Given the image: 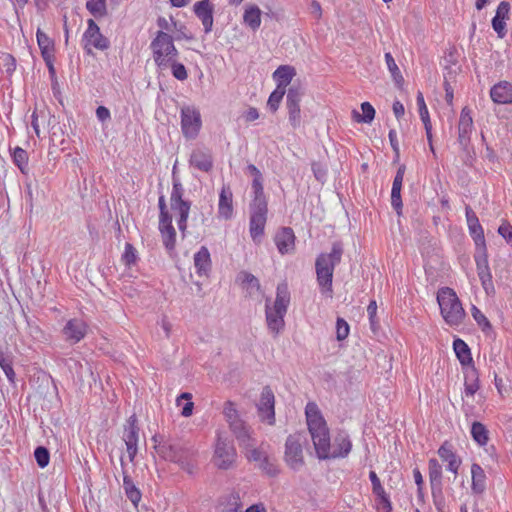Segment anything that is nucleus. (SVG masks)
<instances>
[{
    "mask_svg": "<svg viewBox=\"0 0 512 512\" xmlns=\"http://www.w3.org/2000/svg\"><path fill=\"white\" fill-rule=\"evenodd\" d=\"M305 413L317 457L321 460L347 457L352 449L349 434L339 430L331 441L329 428L317 405L308 403Z\"/></svg>",
    "mask_w": 512,
    "mask_h": 512,
    "instance_id": "1",
    "label": "nucleus"
},
{
    "mask_svg": "<svg viewBox=\"0 0 512 512\" xmlns=\"http://www.w3.org/2000/svg\"><path fill=\"white\" fill-rule=\"evenodd\" d=\"M248 172L253 176V199L249 205L250 222L249 231L253 241H259L264 234L267 221L268 203L263 189V176L260 170L253 164L247 166Z\"/></svg>",
    "mask_w": 512,
    "mask_h": 512,
    "instance_id": "2",
    "label": "nucleus"
},
{
    "mask_svg": "<svg viewBox=\"0 0 512 512\" xmlns=\"http://www.w3.org/2000/svg\"><path fill=\"white\" fill-rule=\"evenodd\" d=\"M343 248L341 243L335 242L330 253H321L315 261L317 282L323 294L332 296L333 273L336 265L341 262Z\"/></svg>",
    "mask_w": 512,
    "mask_h": 512,
    "instance_id": "3",
    "label": "nucleus"
},
{
    "mask_svg": "<svg viewBox=\"0 0 512 512\" xmlns=\"http://www.w3.org/2000/svg\"><path fill=\"white\" fill-rule=\"evenodd\" d=\"M290 304V292L285 282L279 283L276 289V298L273 306L266 300L265 315L269 331L277 336L284 329V316Z\"/></svg>",
    "mask_w": 512,
    "mask_h": 512,
    "instance_id": "4",
    "label": "nucleus"
},
{
    "mask_svg": "<svg viewBox=\"0 0 512 512\" xmlns=\"http://www.w3.org/2000/svg\"><path fill=\"white\" fill-rule=\"evenodd\" d=\"M152 440L155 442L157 454L164 460L177 463L184 471L189 474L194 472L195 464L193 462L194 450L191 447L180 443L158 440L154 435Z\"/></svg>",
    "mask_w": 512,
    "mask_h": 512,
    "instance_id": "5",
    "label": "nucleus"
},
{
    "mask_svg": "<svg viewBox=\"0 0 512 512\" xmlns=\"http://www.w3.org/2000/svg\"><path fill=\"white\" fill-rule=\"evenodd\" d=\"M153 60L160 71L169 68L173 60L178 58L179 52L174 45L173 37L164 32L158 31L150 43Z\"/></svg>",
    "mask_w": 512,
    "mask_h": 512,
    "instance_id": "6",
    "label": "nucleus"
},
{
    "mask_svg": "<svg viewBox=\"0 0 512 512\" xmlns=\"http://www.w3.org/2000/svg\"><path fill=\"white\" fill-rule=\"evenodd\" d=\"M440 312L449 326L460 325L466 313L455 291L449 287L441 288L437 293Z\"/></svg>",
    "mask_w": 512,
    "mask_h": 512,
    "instance_id": "7",
    "label": "nucleus"
},
{
    "mask_svg": "<svg viewBox=\"0 0 512 512\" xmlns=\"http://www.w3.org/2000/svg\"><path fill=\"white\" fill-rule=\"evenodd\" d=\"M184 192L185 190L179 179L173 177V187L170 196V205L171 209L178 215V228L183 234L187 229V220L191 209V202L183 199Z\"/></svg>",
    "mask_w": 512,
    "mask_h": 512,
    "instance_id": "8",
    "label": "nucleus"
},
{
    "mask_svg": "<svg viewBox=\"0 0 512 512\" xmlns=\"http://www.w3.org/2000/svg\"><path fill=\"white\" fill-rule=\"evenodd\" d=\"M307 439L302 433L291 434L285 442L284 459L287 465L297 471L304 465L303 445Z\"/></svg>",
    "mask_w": 512,
    "mask_h": 512,
    "instance_id": "9",
    "label": "nucleus"
},
{
    "mask_svg": "<svg viewBox=\"0 0 512 512\" xmlns=\"http://www.w3.org/2000/svg\"><path fill=\"white\" fill-rule=\"evenodd\" d=\"M236 449L228 438L218 435L213 456L214 465L222 470L233 467L236 461Z\"/></svg>",
    "mask_w": 512,
    "mask_h": 512,
    "instance_id": "10",
    "label": "nucleus"
},
{
    "mask_svg": "<svg viewBox=\"0 0 512 512\" xmlns=\"http://www.w3.org/2000/svg\"><path fill=\"white\" fill-rule=\"evenodd\" d=\"M474 259L477 267V274L482 287L487 294L494 292L492 274L488 264V254L486 245L476 247Z\"/></svg>",
    "mask_w": 512,
    "mask_h": 512,
    "instance_id": "11",
    "label": "nucleus"
},
{
    "mask_svg": "<svg viewBox=\"0 0 512 512\" xmlns=\"http://www.w3.org/2000/svg\"><path fill=\"white\" fill-rule=\"evenodd\" d=\"M304 95V89L300 83H293L288 91L286 97V104L289 114V122L296 128L301 122L300 102Z\"/></svg>",
    "mask_w": 512,
    "mask_h": 512,
    "instance_id": "12",
    "label": "nucleus"
},
{
    "mask_svg": "<svg viewBox=\"0 0 512 512\" xmlns=\"http://www.w3.org/2000/svg\"><path fill=\"white\" fill-rule=\"evenodd\" d=\"M258 415L262 422L275 424V396L269 386L262 389L260 400L257 403Z\"/></svg>",
    "mask_w": 512,
    "mask_h": 512,
    "instance_id": "13",
    "label": "nucleus"
},
{
    "mask_svg": "<svg viewBox=\"0 0 512 512\" xmlns=\"http://www.w3.org/2000/svg\"><path fill=\"white\" fill-rule=\"evenodd\" d=\"M181 128L185 137L195 138L201 128L199 111L193 107H183L181 109Z\"/></svg>",
    "mask_w": 512,
    "mask_h": 512,
    "instance_id": "14",
    "label": "nucleus"
},
{
    "mask_svg": "<svg viewBox=\"0 0 512 512\" xmlns=\"http://www.w3.org/2000/svg\"><path fill=\"white\" fill-rule=\"evenodd\" d=\"M83 40L86 42L85 48L88 45H92L96 49L106 50L110 46L109 40L102 35L99 26L93 19H88L87 29L84 32Z\"/></svg>",
    "mask_w": 512,
    "mask_h": 512,
    "instance_id": "15",
    "label": "nucleus"
},
{
    "mask_svg": "<svg viewBox=\"0 0 512 512\" xmlns=\"http://www.w3.org/2000/svg\"><path fill=\"white\" fill-rule=\"evenodd\" d=\"M63 337L71 344L80 342L87 334L86 323L78 318L70 319L62 329Z\"/></svg>",
    "mask_w": 512,
    "mask_h": 512,
    "instance_id": "16",
    "label": "nucleus"
},
{
    "mask_svg": "<svg viewBox=\"0 0 512 512\" xmlns=\"http://www.w3.org/2000/svg\"><path fill=\"white\" fill-rule=\"evenodd\" d=\"M229 428L237 439L240 447L248 449L256 445V440L252 436L251 428L243 420L231 423Z\"/></svg>",
    "mask_w": 512,
    "mask_h": 512,
    "instance_id": "17",
    "label": "nucleus"
},
{
    "mask_svg": "<svg viewBox=\"0 0 512 512\" xmlns=\"http://www.w3.org/2000/svg\"><path fill=\"white\" fill-rule=\"evenodd\" d=\"M473 129V119L471 110L466 106L461 110L458 122V137L457 142L459 146H466L470 142V135Z\"/></svg>",
    "mask_w": 512,
    "mask_h": 512,
    "instance_id": "18",
    "label": "nucleus"
},
{
    "mask_svg": "<svg viewBox=\"0 0 512 512\" xmlns=\"http://www.w3.org/2000/svg\"><path fill=\"white\" fill-rule=\"evenodd\" d=\"M275 244L280 254H289L295 250V234L292 228L282 227L274 237Z\"/></svg>",
    "mask_w": 512,
    "mask_h": 512,
    "instance_id": "19",
    "label": "nucleus"
},
{
    "mask_svg": "<svg viewBox=\"0 0 512 512\" xmlns=\"http://www.w3.org/2000/svg\"><path fill=\"white\" fill-rule=\"evenodd\" d=\"M195 15L201 20L206 34L212 31L214 7L210 0H201L194 4Z\"/></svg>",
    "mask_w": 512,
    "mask_h": 512,
    "instance_id": "20",
    "label": "nucleus"
},
{
    "mask_svg": "<svg viewBox=\"0 0 512 512\" xmlns=\"http://www.w3.org/2000/svg\"><path fill=\"white\" fill-rule=\"evenodd\" d=\"M189 163L200 171L209 172L213 168V157L208 149L197 148L192 151Z\"/></svg>",
    "mask_w": 512,
    "mask_h": 512,
    "instance_id": "21",
    "label": "nucleus"
},
{
    "mask_svg": "<svg viewBox=\"0 0 512 512\" xmlns=\"http://www.w3.org/2000/svg\"><path fill=\"white\" fill-rule=\"evenodd\" d=\"M465 212L468 228L476 247L486 245L484 231L475 212L469 206L466 207Z\"/></svg>",
    "mask_w": 512,
    "mask_h": 512,
    "instance_id": "22",
    "label": "nucleus"
},
{
    "mask_svg": "<svg viewBox=\"0 0 512 512\" xmlns=\"http://www.w3.org/2000/svg\"><path fill=\"white\" fill-rule=\"evenodd\" d=\"M490 96L498 104L512 103V84L506 81L495 84L490 90Z\"/></svg>",
    "mask_w": 512,
    "mask_h": 512,
    "instance_id": "23",
    "label": "nucleus"
},
{
    "mask_svg": "<svg viewBox=\"0 0 512 512\" xmlns=\"http://www.w3.org/2000/svg\"><path fill=\"white\" fill-rule=\"evenodd\" d=\"M233 194L229 186L223 185L219 195L218 212L225 219L231 218L233 214Z\"/></svg>",
    "mask_w": 512,
    "mask_h": 512,
    "instance_id": "24",
    "label": "nucleus"
},
{
    "mask_svg": "<svg viewBox=\"0 0 512 512\" xmlns=\"http://www.w3.org/2000/svg\"><path fill=\"white\" fill-rule=\"evenodd\" d=\"M159 231L164 247L168 251L174 250L176 244V230L172 225V219L159 221Z\"/></svg>",
    "mask_w": 512,
    "mask_h": 512,
    "instance_id": "25",
    "label": "nucleus"
},
{
    "mask_svg": "<svg viewBox=\"0 0 512 512\" xmlns=\"http://www.w3.org/2000/svg\"><path fill=\"white\" fill-rule=\"evenodd\" d=\"M120 461L122 469H124L123 457H121ZM123 488L125 490L127 498L133 503L135 507H137L138 503L141 500L142 494L140 490L135 486L132 478L126 473L125 470H123Z\"/></svg>",
    "mask_w": 512,
    "mask_h": 512,
    "instance_id": "26",
    "label": "nucleus"
},
{
    "mask_svg": "<svg viewBox=\"0 0 512 512\" xmlns=\"http://www.w3.org/2000/svg\"><path fill=\"white\" fill-rule=\"evenodd\" d=\"M194 266L199 276L207 275L211 269V258L207 247L202 246L194 255Z\"/></svg>",
    "mask_w": 512,
    "mask_h": 512,
    "instance_id": "27",
    "label": "nucleus"
},
{
    "mask_svg": "<svg viewBox=\"0 0 512 512\" xmlns=\"http://www.w3.org/2000/svg\"><path fill=\"white\" fill-rule=\"evenodd\" d=\"M296 75V70L290 65H281L273 73V79L277 82V87H286L291 83L293 77Z\"/></svg>",
    "mask_w": 512,
    "mask_h": 512,
    "instance_id": "28",
    "label": "nucleus"
},
{
    "mask_svg": "<svg viewBox=\"0 0 512 512\" xmlns=\"http://www.w3.org/2000/svg\"><path fill=\"white\" fill-rule=\"evenodd\" d=\"M453 349L462 366H474L471 350L465 341L460 338L455 339Z\"/></svg>",
    "mask_w": 512,
    "mask_h": 512,
    "instance_id": "29",
    "label": "nucleus"
},
{
    "mask_svg": "<svg viewBox=\"0 0 512 512\" xmlns=\"http://www.w3.org/2000/svg\"><path fill=\"white\" fill-rule=\"evenodd\" d=\"M139 438V427L137 426V418L132 415L127 420V425L124 428L123 440L126 447L137 446Z\"/></svg>",
    "mask_w": 512,
    "mask_h": 512,
    "instance_id": "30",
    "label": "nucleus"
},
{
    "mask_svg": "<svg viewBox=\"0 0 512 512\" xmlns=\"http://www.w3.org/2000/svg\"><path fill=\"white\" fill-rule=\"evenodd\" d=\"M472 474V491L476 494H482L486 489V475L482 467L473 463L471 466Z\"/></svg>",
    "mask_w": 512,
    "mask_h": 512,
    "instance_id": "31",
    "label": "nucleus"
},
{
    "mask_svg": "<svg viewBox=\"0 0 512 512\" xmlns=\"http://www.w3.org/2000/svg\"><path fill=\"white\" fill-rule=\"evenodd\" d=\"M243 20L252 30H257L261 24V10L259 7L256 5L248 7L244 12Z\"/></svg>",
    "mask_w": 512,
    "mask_h": 512,
    "instance_id": "32",
    "label": "nucleus"
},
{
    "mask_svg": "<svg viewBox=\"0 0 512 512\" xmlns=\"http://www.w3.org/2000/svg\"><path fill=\"white\" fill-rule=\"evenodd\" d=\"M237 281L249 291V294H253L254 291H260L261 285L259 280L250 272L241 271L237 276Z\"/></svg>",
    "mask_w": 512,
    "mask_h": 512,
    "instance_id": "33",
    "label": "nucleus"
},
{
    "mask_svg": "<svg viewBox=\"0 0 512 512\" xmlns=\"http://www.w3.org/2000/svg\"><path fill=\"white\" fill-rule=\"evenodd\" d=\"M464 387V393L466 396H473L480 387L478 372L474 366H472L465 375Z\"/></svg>",
    "mask_w": 512,
    "mask_h": 512,
    "instance_id": "34",
    "label": "nucleus"
},
{
    "mask_svg": "<svg viewBox=\"0 0 512 512\" xmlns=\"http://www.w3.org/2000/svg\"><path fill=\"white\" fill-rule=\"evenodd\" d=\"M472 317L485 333L486 336H492L494 334L493 327L487 317L478 309L475 305L471 308Z\"/></svg>",
    "mask_w": 512,
    "mask_h": 512,
    "instance_id": "35",
    "label": "nucleus"
},
{
    "mask_svg": "<svg viewBox=\"0 0 512 512\" xmlns=\"http://www.w3.org/2000/svg\"><path fill=\"white\" fill-rule=\"evenodd\" d=\"M429 480L431 487L442 485V467L438 460L432 458L428 462Z\"/></svg>",
    "mask_w": 512,
    "mask_h": 512,
    "instance_id": "36",
    "label": "nucleus"
},
{
    "mask_svg": "<svg viewBox=\"0 0 512 512\" xmlns=\"http://www.w3.org/2000/svg\"><path fill=\"white\" fill-rule=\"evenodd\" d=\"M362 114L353 111V117L357 122L371 123L375 117V109L369 102H363L361 104Z\"/></svg>",
    "mask_w": 512,
    "mask_h": 512,
    "instance_id": "37",
    "label": "nucleus"
},
{
    "mask_svg": "<svg viewBox=\"0 0 512 512\" xmlns=\"http://www.w3.org/2000/svg\"><path fill=\"white\" fill-rule=\"evenodd\" d=\"M471 435L475 442L479 445H486L488 442V430L480 422H473L471 427Z\"/></svg>",
    "mask_w": 512,
    "mask_h": 512,
    "instance_id": "38",
    "label": "nucleus"
},
{
    "mask_svg": "<svg viewBox=\"0 0 512 512\" xmlns=\"http://www.w3.org/2000/svg\"><path fill=\"white\" fill-rule=\"evenodd\" d=\"M12 158L14 164L20 169L22 173H26L28 169V154L27 152L20 148L16 147L13 150Z\"/></svg>",
    "mask_w": 512,
    "mask_h": 512,
    "instance_id": "39",
    "label": "nucleus"
},
{
    "mask_svg": "<svg viewBox=\"0 0 512 512\" xmlns=\"http://www.w3.org/2000/svg\"><path fill=\"white\" fill-rule=\"evenodd\" d=\"M0 367L2 368L3 372L5 373L7 379L9 382L14 383L15 381V372L12 367V361L9 358V356H6L3 351L0 349Z\"/></svg>",
    "mask_w": 512,
    "mask_h": 512,
    "instance_id": "40",
    "label": "nucleus"
},
{
    "mask_svg": "<svg viewBox=\"0 0 512 512\" xmlns=\"http://www.w3.org/2000/svg\"><path fill=\"white\" fill-rule=\"evenodd\" d=\"M86 8L94 17H102L106 15L105 0H88Z\"/></svg>",
    "mask_w": 512,
    "mask_h": 512,
    "instance_id": "41",
    "label": "nucleus"
},
{
    "mask_svg": "<svg viewBox=\"0 0 512 512\" xmlns=\"http://www.w3.org/2000/svg\"><path fill=\"white\" fill-rule=\"evenodd\" d=\"M286 93V90L282 87H276V89L270 94L267 106L272 112H275L278 110L280 102L282 101L284 95Z\"/></svg>",
    "mask_w": 512,
    "mask_h": 512,
    "instance_id": "42",
    "label": "nucleus"
},
{
    "mask_svg": "<svg viewBox=\"0 0 512 512\" xmlns=\"http://www.w3.org/2000/svg\"><path fill=\"white\" fill-rule=\"evenodd\" d=\"M34 457L39 467L45 468L50 461L49 450L44 446H38L34 450Z\"/></svg>",
    "mask_w": 512,
    "mask_h": 512,
    "instance_id": "43",
    "label": "nucleus"
},
{
    "mask_svg": "<svg viewBox=\"0 0 512 512\" xmlns=\"http://www.w3.org/2000/svg\"><path fill=\"white\" fill-rule=\"evenodd\" d=\"M223 413L226 418V421L229 424V427L231 426V423L242 420L240 419L238 411L236 410L235 405L232 401L225 402Z\"/></svg>",
    "mask_w": 512,
    "mask_h": 512,
    "instance_id": "44",
    "label": "nucleus"
},
{
    "mask_svg": "<svg viewBox=\"0 0 512 512\" xmlns=\"http://www.w3.org/2000/svg\"><path fill=\"white\" fill-rule=\"evenodd\" d=\"M385 61L395 82L401 83L403 81V77L391 53L385 54Z\"/></svg>",
    "mask_w": 512,
    "mask_h": 512,
    "instance_id": "45",
    "label": "nucleus"
},
{
    "mask_svg": "<svg viewBox=\"0 0 512 512\" xmlns=\"http://www.w3.org/2000/svg\"><path fill=\"white\" fill-rule=\"evenodd\" d=\"M438 455L444 462H450L453 459L458 458L453 451V447L450 443L444 442L438 449Z\"/></svg>",
    "mask_w": 512,
    "mask_h": 512,
    "instance_id": "46",
    "label": "nucleus"
},
{
    "mask_svg": "<svg viewBox=\"0 0 512 512\" xmlns=\"http://www.w3.org/2000/svg\"><path fill=\"white\" fill-rule=\"evenodd\" d=\"M434 505L437 510L442 512L445 507V498L443 495L442 485L431 487Z\"/></svg>",
    "mask_w": 512,
    "mask_h": 512,
    "instance_id": "47",
    "label": "nucleus"
},
{
    "mask_svg": "<svg viewBox=\"0 0 512 512\" xmlns=\"http://www.w3.org/2000/svg\"><path fill=\"white\" fill-rule=\"evenodd\" d=\"M169 68H171V72L177 80L184 81L187 79V70L182 63L177 62V59L172 61Z\"/></svg>",
    "mask_w": 512,
    "mask_h": 512,
    "instance_id": "48",
    "label": "nucleus"
},
{
    "mask_svg": "<svg viewBox=\"0 0 512 512\" xmlns=\"http://www.w3.org/2000/svg\"><path fill=\"white\" fill-rule=\"evenodd\" d=\"M462 150V161L466 166H472L475 160V150L471 145V141L466 146H460Z\"/></svg>",
    "mask_w": 512,
    "mask_h": 512,
    "instance_id": "49",
    "label": "nucleus"
},
{
    "mask_svg": "<svg viewBox=\"0 0 512 512\" xmlns=\"http://www.w3.org/2000/svg\"><path fill=\"white\" fill-rule=\"evenodd\" d=\"M122 260L128 266L136 263L137 251L132 244H130V243L125 244V251L122 255Z\"/></svg>",
    "mask_w": 512,
    "mask_h": 512,
    "instance_id": "50",
    "label": "nucleus"
},
{
    "mask_svg": "<svg viewBox=\"0 0 512 512\" xmlns=\"http://www.w3.org/2000/svg\"><path fill=\"white\" fill-rule=\"evenodd\" d=\"M416 101H417V106H418V110H419V115H420V118H421L423 124L431 122L430 117H429V112H428L427 106L425 104L423 94L421 92H418Z\"/></svg>",
    "mask_w": 512,
    "mask_h": 512,
    "instance_id": "51",
    "label": "nucleus"
},
{
    "mask_svg": "<svg viewBox=\"0 0 512 512\" xmlns=\"http://www.w3.org/2000/svg\"><path fill=\"white\" fill-rule=\"evenodd\" d=\"M391 205L396 211V213L400 216L402 214V198H401V189L392 188L391 190Z\"/></svg>",
    "mask_w": 512,
    "mask_h": 512,
    "instance_id": "52",
    "label": "nucleus"
},
{
    "mask_svg": "<svg viewBox=\"0 0 512 512\" xmlns=\"http://www.w3.org/2000/svg\"><path fill=\"white\" fill-rule=\"evenodd\" d=\"M349 325L343 318H337L336 321V337L337 340L342 341L348 337Z\"/></svg>",
    "mask_w": 512,
    "mask_h": 512,
    "instance_id": "53",
    "label": "nucleus"
},
{
    "mask_svg": "<svg viewBox=\"0 0 512 512\" xmlns=\"http://www.w3.org/2000/svg\"><path fill=\"white\" fill-rule=\"evenodd\" d=\"M492 27H493V30L497 33L499 38L505 37V35L507 33L505 20L494 16L492 19Z\"/></svg>",
    "mask_w": 512,
    "mask_h": 512,
    "instance_id": "54",
    "label": "nucleus"
},
{
    "mask_svg": "<svg viewBox=\"0 0 512 512\" xmlns=\"http://www.w3.org/2000/svg\"><path fill=\"white\" fill-rule=\"evenodd\" d=\"M260 468L265 471L269 476H276L278 474L277 466L266 456L259 464Z\"/></svg>",
    "mask_w": 512,
    "mask_h": 512,
    "instance_id": "55",
    "label": "nucleus"
},
{
    "mask_svg": "<svg viewBox=\"0 0 512 512\" xmlns=\"http://www.w3.org/2000/svg\"><path fill=\"white\" fill-rule=\"evenodd\" d=\"M36 37L40 50L54 46V43L50 37L40 29L37 30Z\"/></svg>",
    "mask_w": 512,
    "mask_h": 512,
    "instance_id": "56",
    "label": "nucleus"
},
{
    "mask_svg": "<svg viewBox=\"0 0 512 512\" xmlns=\"http://www.w3.org/2000/svg\"><path fill=\"white\" fill-rule=\"evenodd\" d=\"M376 497L378 508L383 510L384 512H391L392 505L389 496L386 494V492H383L380 495H376Z\"/></svg>",
    "mask_w": 512,
    "mask_h": 512,
    "instance_id": "57",
    "label": "nucleus"
},
{
    "mask_svg": "<svg viewBox=\"0 0 512 512\" xmlns=\"http://www.w3.org/2000/svg\"><path fill=\"white\" fill-rule=\"evenodd\" d=\"M311 168L318 181L324 182L326 180L327 170L321 163L313 162Z\"/></svg>",
    "mask_w": 512,
    "mask_h": 512,
    "instance_id": "58",
    "label": "nucleus"
},
{
    "mask_svg": "<svg viewBox=\"0 0 512 512\" xmlns=\"http://www.w3.org/2000/svg\"><path fill=\"white\" fill-rule=\"evenodd\" d=\"M498 233L505 239L507 244L512 247V226L505 222L499 226Z\"/></svg>",
    "mask_w": 512,
    "mask_h": 512,
    "instance_id": "59",
    "label": "nucleus"
},
{
    "mask_svg": "<svg viewBox=\"0 0 512 512\" xmlns=\"http://www.w3.org/2000/svg\"><path fill=\"white\" fill-rule=\"evenodd\" d=\"M158 207H159V210H160L159 221H162V220L167 221L168 219H172V216H171V214L169 213V211L167 209V205H166V201H165V196L164 195H161L159 197Z\"/></svg>",
    "mask_w": 512,
    "mask_h": 512,
    "instance_id": "60",
    "label": "nucleus"
},
{
    "mask_svg": "<svg viewBox=\"0 0 512 512\" xmlns=\"http://www.w3.org/2000/svg\"><path fill=\"white\" fill-rule=\"evenodd\" d=\"M246 450H247V458L250 461L259 462V464L267 456V455H265L264 452H262L261 450L255 448V446H253L252 448H248Z\"/></svg>",
    "mask_w": 512,
    "mask_h": 512,
    "instance_id": "61",
    "label": "nucleus"
},
{
    "mask_svg": "<svg viewBox=\"0 0 512 512\" xmlns=\"http://www.w3.org/2000/svg\"><path fill=\"white\" fill-rule=\"evenodd\" d=\"M369 478L372 483V490L375 495H380L385 492L383 486L381 485L380 479L374 471H370Z\"/></svg>",
    "mask_w": 512,
    "mask_h": 512,
    "instance_id": "62",
    "label": "nucleus"
},
{
    "mask_svg": "<svg viewBox=\"0 0 512 512\" xmlns=\"http://www.w3.org/2000/svg\"><path fill=\"white\" fill-rule=\"evenodd\" d=\"M510 11V3L507 1H502L498 5L496 9L495 17L506 20L508 18V14Z\"/></svg>",
    "mask_w": 512,
    "mask_h": 512,
    "instance_id": "63",
    "label": "nucleus"
},
{
    "mask_svg": "<svg viewBox=\"0 0 512 512\" xmlns=\"http://www.w3.org/2000/svg\"><path fill=\"white\" fill-rule=\"evenodd\" d=\"M376 312H377V304L375 300L370 301L368 307H367V313L370 320V324L372 329H375L376 324L378 323L376 319Z\"/></svg>",
    "mask_w": 512,
    "mask_h": 512,
    "instance_id": "64",
    "label": "nucleus"
}]
</instances>
